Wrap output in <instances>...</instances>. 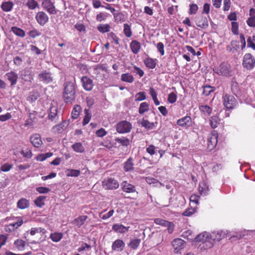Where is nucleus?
Segmentation results:
<instances>
[{
	"label": "nucleus",
	"instance_id": "8",
	"mask_svg": "<svg viewBox=\"0 0 255 255\" xmlns=\"http://www.w3.org/2000/svg\"><path fill=\"white\" fill-rule=\"evenodd\" d=\"M41 6L50 14H55L57 10L52 0H42Z\"/></svg>",
	"mask_w": 255,
	"mask_h": 255
},
{
	"label": "nucleus",
	"instance_id": "13",
	"mask_svg": "<svg viewBox=\"0 0 255 255\" xmlns=\"http://www.w3.org/2000/svg\"><path fill=\"white\" fill-rule=\"evenodd\" d=\"M4 78L10 83V87L12 88L17 84L18 76L14 71H10L5 74Z\"/></svg>",
	"mask_w": 255,
	"mask_h": 255
},
{
	"label": "nucleus",
	"instance_id": "44",
	"mask_svg": "<svg viewBox=\"0 0 255 255\" xmlns=\"http://www.w3.org/2000/svg\"><path fill=\"white\" fill-rule=\"evenodd\" d=\"M45 199L46 196H39L35 200L34 203L36 206L39 208H42L45 205L44 201Z\"/></svg>",
	"mask_w": 255,
	"mask_h": 255
},
{
	"label": "nucleus",
	"instance_id": "2",
	"mask_svg": "<svg viewBox=\"0 0 255 255\" xmlns=\"http://www.w3.org/2000/svg\"><path fill=\"white\" fill-rule=\"evenodd\" d=\"M196 241L198 242H202V248L204 249H208L212 248L215 244V242L212 240L210 237V233L207 232H204L198 235L196 238Z\"/></svg>",
	"mask_w": 255,
	"mask_h": 255
},
{
	"label": "nucleus",
	"instance_id": "22",
	"mask_svg": "<svg viewBox=\"0 0 255 255\" xmlns=\"http://www.w3.org/2000/svg\"><path fill=\"white\" fill-rule=\"evenodd\" d=\"M67 126V122L65 121H63L59 124L56 125L53 127V131L55 133H62L66 128Z\"/></svg>",
	"mask_w": 255,
	"mask_h": 255
},
{
	"label": "nucleus",
	"instance_id": "39",
	"mask_svg": "<svg viewBox=\"0 0 255 255\" xmlns=\"http://www.w3.org/2000/svg\"><path fill=\"white\" fill-rule=\"evenodd\" d=\"M121 80L127 83H132L134 81L133 76L129 73H125L121 75Z\"/></svg>",
	"mask_w": 255,
	"mask_h": 255
},
{
	"label": "nucleus",
	"instance_id": "10",
	"mask_svg": "<svg viewBox=\"0 0 255 255\" xmlns=\"http://www.w3.org/2000/svg\"><path fill=\"white\" fill-rule=\"evenodd\" d=\"M103 185L106 189L115 190L119 188V183L113 178H108L103 181Z\"/></svg>",
	"mask_w": 255,
	"mask_h": 255
},
{
	"label": "nucleus",
	"instance_id": "38",
	"mask_svg": "<svg viewBox=\"0 0 255 255\" xmlns=\"http://www.w3.org/2000/svg\"><path fill=\"white\" fill-rule=\"evenodd\" d=\"M141 125L147 129H152L155 127V123H150L148 120L143 119L141 122Z\"/></svg>",
	"mask_w": 255,
	"mask_h": 255
},
{
	"label": "nucleus",
	"instance_id": "34",
	"mask_svg": "<svg viewBox=\"0 0 255 255\" xmlns=\"http://www.w3.org/2000/svg\"><path fill=\"white\" fill-rule=\"evenodd\" d=\"M111 26L110 25V24H109L108 23L100 24L97 26L98 30L102 33H104L109 32L111 30Z\"/></svg>",
	"mask_w": 255,
	"mask_h": 255
},
{
	"label": "nucleus",
	"instance_id": "46",
	"mask_svg": "<svg viewBox=\"0 0 255 255\" xmlns=\"http://www.w3.org/2000/svg\"><path fill=\"white\" fill-rule=\"evenodd\" d=\"M39 97V93L36 91H32L29 93L27 100L30 102H35Z\"/></svg>",
	"mask_w": 255,
	"mask_h": 255
},
{
	"label": "nucleus",
	"instance_id": "20",
	"mask_svg": "<svg viewBox=\"0 0 255 255\" xmlns=\"http://www.w3.org/2000/svg\"><path fill=\"white\" fill-rule=\"evenodd\" d=\"M129 227H126L122 224H115L112 226V230L117 233L125 234L129 230Z\"/></svg>",
	"mask_w": 255,
	"mask_h": 255
},
{
	"label": "nucleus",
	"instance_id": "36",
	"mask_svg": "<svg viewBox=\"0 0 255 255\" xmlns=\"http://www.w3.org/2000/svg\"><path fill=\"white\" fill-rule=\"evenodd\" d=\"M155 60L156 59L148 57L144 59V63L148 68L153 69L155 67L156 64Z\"/></svg>",
	"mask_w": 255,
	"mask_h": 255
},
{
	"label": "nucleus",
	"instance_id": "32",
	"mask_svg": "<svg viewBox=\"0 0 255 255\" xmlns=\"http://www.w3.org/2000/svg\"><path fill=\"white\" fill-rule=\"evenodd\" d=\"M29 206V202L25 198H21L17 203V206L20 209H24L28 208Z\"/></svg>",
	"mask_w": 255,
	"mask_h": 255
},
{
	"label": "nucleus",
	"instance_id": "48",
	"mask_svg": "<svg viewBox=\"0 0 255 255\" xmlns=\"http://www.w3.org/2000/svg\"><path fill=\"white\" fill-rule=\"evenodd\" d=\"M14 245L18 250L22 251L25 248V242L22 240L18 239L14 241Z\"/></svg>",
	"mask_w": 255,
	"mask_h": 255
},
{
	"label": "nucleus",
	"instance_id": "43",
	"mask_svg": "<svg viewBox=\"0 0 255 255\" xmlns=\"http://www.w3.org/2000/svg\"><path fill=\"white\" fill-rule=\"evenodd\" d=\"M81 111V107L79 105H75L72 111L71 117L73 119H76L79 116Z\"/></svg>",
	"mask_w": 255,
	"mask_h": 255
},
{
	"label": "nucleus",
	"instance_id": "14",
	"mask_svg": "<svg viewBox=\"0 0 255 255\" xmlns=\"http://www.w3.org/2000/svg\"><path fill=\"white\" fill-rule=\"evenodd\" d=\"M35 19L41 26H44L49 21V17L44 11H38L35 14Z\"/></svg>",
	"mask_w": 255,
	"mask_h": 255
},
{
	"label": "nucleus",
	"instance_id": "47",
	"mask_svg": "<svg viewBox=\"0 0 255 255\" xmlns=\"http://www.w3.org/2000/svg\"><path fill=\"white\" fill-rule=\"evenodd\" d=\"M123 32L125 36L128 38L131 37L132 35V30L130 26L128 23L124 24Z\"/></svg>",
	"mask_w": 255,
	"mask_h": 255
},
{
	"label": "nucleus",
	"instance_id": "25",
	"mask_svg": "<svg viewBox=\"0 0 255 255\" xmlns=\"http://www.w3.org/2000/svg\"><path fill=\"white\" fill-rule=\"evenodd\" d=\"M199 109L202 115L205 117H209L212 112V108L207 105H200Z\"/></svg>",
	"mask_w": 255,
	"mask_h": 255
},
{
	"label": "nucleus",
	"instance_id": "18",
	"mask_svg": "<svg viewBox=\"0 0 255 255\" xmlns=\"http://www.w3.org/2000/svg\"><path fill=\"white\" fill-rule=\"evenodd\" d=\"M30 142L35 147H39L42 144L41 137L39 134L32 135L30 138Z\"/></svg>",
	"mask_w": 255,
	"mask_h": 255
},
{
	"label": "nucleus",
	"instance_id": "62",
	"mask_svg": "<svg viewBox=\"0 0 255 255\" xmlns=\"http://www.w3.org/2000/svg\"><path fill=\"white\" fill-rule=\"evenodd\" d=\"M196 211L195 208H189L187 209L183 213V215L184 216L190 217L194 214Z\"/></svg>",
	"mask_w": 255,
	"mask_h": 255
},
{
	"label": "nucleus",
	"instance_id": "54",
	"mask_svg": "<svg viewBox=\"0 0 255 255\" xmlns=\"http://www.w3.org/2000/svg\"><path fill=\"white\" fill-rule=\"evenodd\" d=\"M80 174V171L77 169H68L66 171V175L69 177H77Z\"/></svg>",
	"mask_w": 255,
	"mask_h": 255
},
{
	"label": "nucleus",
	"instance_id": "58",
	"mask_svg": "<svg viewBox=\"0 0 255 255\" xmlns=\"http://www.w3.org/2000/svg\"><path fill=\"white\" fill-rule=\"evenodd\" d=\"M109 38H111L113 41L112 42L114 43L116 45L119 44V38L113 32H111L108 34Z\"/></svg>",
	"mask_w": 255,
	"mask_h": 255
},
{
	"label": "nucleus",
	"instance_id": "56",
	"mask_svg": "<svg viewBox=\"0 0 255 255\" xmlns=\"http://www.w3.org/2000/svg\"><path fill=\"white\" fill-rule=\"evenodd\" d=\"M140 243V240L136 239L131 240L128 246L131 249L135 250V249H137V248L139 246Z\"/></svg>",
	"mask_w": 255,
	"mask_h": 255
},
{
	"label": "nucleus",
	"instance_id": "15",
	"mask_svg": "<svg viewBox=\"0 0 255 255\" xmlns=\"http://www.w3.org/2000/svg\"><path fill=\"white\" fill-rule=\"evenodd\" d=\"M227 231H218L212 232L210 234V237L211 238V241L215 243L216 242H219L222 239L226 238L227 235Z\"/></svg>",
	"mask_w": 255,
	"mask_h": 255
},
{
	"label": "nucleus",
	"instance_id": "1",
	"mask_svg": "<svg viewBox=\"0 0 255 255\" xmlns=\"http://www.w3.org/2000/svg\"><path fill=\"white\" fill-rule=\"evenodd\" d=\"M63 98L66 103H72L76 99V92L74 83L67 81L64 85Z\"/></svg>",
	"mask_w": 255,
	"mask_h": 255
},
{
	"label": "nucleus",
	"instance_id": "53",
	"mask_svg": "<svg viewBox=\"0 0 255 255\" xmlns=\"http://www.w3.org/2000/svg\"><path fill=\"white\" fill-rule=\"evenodd\" d=\"M91 249V246L85 242H81L80 247L77 249L79 253H81L83 251H88Z\"/></svg>",
	"mask_w": 255,
	"mask_h": 255
},
{
	"label": "nucleus",
	"instance_id": "24",
	"mask_svg": "<svg viewBox=\"0 0 255 255\" xmlns=\"http://www.w3.org/2000/svg\"><path fill=\"white\" fill-rule=\"evenodd\" d=\"M250 17L247 20V23L250 27H255V8L250 9Z\"/></svg>",
	"mask_w": 255,
	"mask_h": 255
},
{
	"label": "nucleus",
	"instance_id": "57",
	"mask_svg": "<svg viewBox=\"0 0 255 255\" xmlns=\"http://www.w3.org/2000/svg\"><path fill=\"white\" fill-rule=\"evenodd\" d=\"M108 16V14L106 12H100L96 15V19L98 22L105 20Z\"/></svg>",
	"mask_w": 255,
	"mask_h": 255
},
{
	"label": "nucleus",
	"instance_id": "37",
	"mask_svg": "<svg viewBox=\"0 0 255 255\" xmlns=\"http://www.w3.org/2000/svg\"><path fill=\"white\" fill-rule=\"evenodd\" d=\"M11 31H12L15 35L20 37H23L25 35V31L17 27L13 26L11 28Z\"/></svg>",
	"mask_w": 255,
	"mask_h": 255
},
{
	"label": "nucleus",
	"instance_id": "31",
	"mask_svg": "<svg viewBox=\"0 0 255 255\" xmlns=\"http://www.w3.org/2000/svg\"><path fill=\"white\" fill-rule=\"evenodd\" d=\"M63 234L61 232H55L50 234L49 238L55 243L59 242L63 238Z\"/></svg>",
	"mask_w": 255,
	"mask_h": 255
},
{
	"label": "nucleus",
	"instance_id": "35",
	"mask_svg": "<svg viewBox=\"0 0 255 255\" xmlns=\"http://www.w3.org/2000/svg\"><path fill=\"white\" fill-rule=\"evenodd\" d=\"M209 191V187L205 183L199 184V191L201 195L206 196Z\"/></svg>",
	"mask_w": 255,
	"mask_h": 255
},
{
	"label": "nucleus",
	"instance_id": "6",
	"mask_svg": "<svg viewBox=\"0 0 255 255\" xmlns=\"http://www.w3.org/2000/svg\"><path fill=\"white\" fill-rule=\"evenodd\" d=\"M48 118L51 121L55 123L58 121V108L57 104H51L50 107L48 111Z\"/></svg>",
	"mask_w": 255,
	"mask_h": 255
},
{
	"label": "nucleus",
	"instance_id": "19",
	"mask_svg": "<svg viewBox=\"0 0 255 255\" xmlns=\"http://www.w3.org/2000/svg\"><path fill=\"white\" fill-rule=\"evenodd\" d=\"M22 79L26 82H31L33 80L32 71L30 69H24L21 74Z\"/></svg>",
	"mask_w": 255,
	"mask_h": 255
},
{
	"label": "nucleus",
	"instance_id": "64",
	"mask_svg": "<svg viewBox=\"0 0 255 255\" xmlns=\"http://www.w3.org/2000/svg\"><path fill=\"white\" fill-rule=\"evenodd\" d=\"M189 7V13L190 14H196L198 9V6L196 4L193 3L190 4Z\"/></svg>",
	"mask_w": 255,
	"mask_h": 255
},
{
	"label": "nucleus",
	"instance_id": "30",
	"mask_svg": "<svg viewBox=\"0 0 255 255\" xmlns=\"http://www.w3.org/2000/svg\"><path fill=\"white\" fill-rule=\"evenodd\" d=\"M220 122V119L218 115L212 116L210 118V125L212 128H216Z\"/></svg>",
	"mask_w": 255,
	"mask_h": 255
},
{
	"label": "nucleus",
	"instance_id": "12",
	"mask_svg": "<svg viewBox=\"0 0 255 255\" xmlns=\"http://www.w3.org/2000/svg\"><path fill=\"white\" fill-rule=\"evenodd\" d=\"M176 124L184 129H187L192 127V121L190 116H186L178 120L176 122Z\"/></svg>",
	"mask_w": 255,
	"mask_h": 255
},
{
	"label": "nucleus",
	"instance_id": "50",
	"mask_svg": "<svg viewBox=\"0 0 255 255\" xmlns=\"http://www.w3.org/2000/svg\"><path fill=\"white\" fill-rule=\"evenodd\" d=\"M52 155L53 153L50 152H47L46 153L40 154L36 156V159L37 161H43L46 160L47 158L52 156Z\"/></svg>",
	"mask_w": 255,
	"mask_h": 255
},
{
	"label": "nucleus",
	"instance_id": "40",
	"mask_svg": "<svg viewBox=\"0 0 255 255\" xmlns=\"http://www.w3.org/2000/svg\"><path fill=\"white\" fill-rule=\"evenodd\" d=\"M25 5L30 10L39 7V4L35 0H27Z\"/></svg>",
	"mask_w": 255,
	"mask_h": 255
},
{
	"label": "nucleus",
	"instance_id": "11",
	"mask_svg": "<svg viewBox=\"0 0 255 255\" xmlns=\"http://www.w3.org/2000/svg\"><path fill=\"white\" fill-rule=\"evenodd\" d=\"M218 136V132L216 130H213L209 135L207 140V146L210 150L213 149L217 145Z\"/></svg>",
	"mask_w": 255,
	"mask_h": 255
},
{
	"label": "nucleus",
	"instance_id": "33",
	"mask_svg": "<svg viewBox=\"0 0 255 255\" xmlns=\"http://www.w3.org/2000/svg\"><path fill=\"white\" fill-rule=\"evenodd\" d=\"M13 6V3L10 1L2 2L1 5L2 10L5 12L11 10Z\"/></svg>",
	"mask_w": 255,
	"mask_h": 255
},
{
	"label": "nucleus",
	"instance_id": "21",
	"mask_svg": "<svg viewBox=\"0 0 255 255\" xmlns=\"http://www.w3.org/2000/svg\"><path fill=\"white\" fill-rule=\"evenodd\" d=\"M125 246V244L123 240L118 239L114 241L112 244V250L117 252L122 251Z\"/></svg>",
	"mask_w": 255,
	"mask_h": 255
},
{
	"label": "nucleus",
	"instance_id": "4",
	"mask_svg": "<svg viewBox=\"0 0 255 255\" xmlns=\"http://www.w3.org/2000/svg\"><path fill=\"white\" fill-rule=\"evenodd\" d=\"M116 130L119 133H126L130 131L132 128L131 123L127 121L119 122L116 126Z\"/></svg>",
	"mask_w": 255,
	"mask_h": 255
},
{
	"label": "nucleus",
	"instance_id": "28",
	"mask_svg": "<svg viewBox=\"0 0 255 255\" xmlns=\"http://www.w3.org/2000/svg\"><path fill=\"white\" fill-rule=\"evenodd\" d=\"M88 217L86 215H82L75 219L72 221V224L78 228H80L87 219Z\"/></svg>",
	"mask_w": 255,
	"mask_h": 255
},
{
	"label": "nucleus",
	"instance_id": "61",
	"mask_svg": "<svg viewBox=\"0 0 255 255\" xmlns=\"http://www.w3.org/2000/svg\"><path fill=\"white\" fill-rule=\"evenodd\" d=\"M20 153L22 156L27 158H30L32 157V153L31 150L27 148L25 150H22Z\"/></svg>",
	"mask_w": 255,
	"mask_h": 255
},
{
	"label": "nucleus",
	"instance_id": "45",
	"mask_svg": "<svg viewBox=\"0 0 255 255\" xmlns=\"http://www.w3.org/2000/svg\"><path fill=\"white\" fill-rule=\"evenodd\" d=\"M106 9L109 10L113 14V16L114 18H115L116 20H118L119 19V17L121 16V13L119 12H116V9L115 8L111 6L110 4L107 3L106 6H104V7Z\"/></svg>",
	"mask_w": 255,
	"mask_h": 255
},
{
	"label": "nucleus",
	"instance_id": "23",
	"mask_svg": "<svg viewBox=\"0 0 255 255\" xmlns=\"http://www.w3.org/2000/svg\"><path fill=\"white\" fill-rule=\"evenodd\" d=\"M196 25L202 28L205 29L209 26L207 18L204 16H199L196 19Z\"/></svg>",
	"mask_w": 255,
	"mask_h": 255
},
{
	"label": "nucleus",
	"instance_id": "51",
	"mask_svg": "<svg viewBox=\"0 0 255 255\" xmlns=\"http://www.w3.org/2000/svg\"><path fill=\"white\" fill-rule=\"evenodd\" d=\"M84 113L85 114V116L83 121V126H85L87 124H88L89 123V122L91 119V113L89 109H85L84 110Z\"/></svg>",
	"mask_w": 255,
	"mask_h": 255
},
{
	"label": "nucleus",
	"instance_id": "26",
	"mask_svg": "<svg viewBox=\"0 0 255 255\" xmlns=\"http://www.w3.org/2000/svg\"><path fill=\"white\" fill-rule=\"evenodd\" d=\"M134 169L133 159L132 157H129L124 163V170L125 172H128Z\"/></svg>",
	"mask_w": 255,
	"mask_h": 255
},
{
	"label": "nucleus",
	"instance_id": "49",
	"mask_svg": "<svg viewBox=\"0 0 255 255\" xmlns=\"http://www.w3.org/2000/svg\"><path fill=\"white\" fill-rule=\"evenodd\" d=\"M115 141L120 143L121 145L125 146H128L130 143L129 139L125 137L122 138L117 137L115 139Z\"/></svg>",
	"mask_w": 255,
	"mask_h": 255
},
{
	"label": "nucleus",
	"instance_id": "27",
	"mask_svg": "<svg viewBox=\"0 0 255 255\" xmlns=\"http://www.w3.org/2000/svg\"><path fill=\"white\" fill-rule=\"evenodd\" d=\"M122 186V189L124 192L127 193H133L136 191L135 186L131 184L128 183L127 181L123 182Z\"/></svg>",
	"mask_w": 255,
	"mask_h": 255
},
{
	"label": "nucleus",
	"instance_id": "41",
	"mask_svg": "<svg viewBox=\"0 0 255 255\" xmlns=\"http://www.w3.org/2000/svg\"><path fill=\"white\" fill-rule=\"evenodd\" d=\"M72 148L74 151L78 153H83L85 151V148L81 142H76L72 145Z\"/></svg>",
	"mask_w": 255,
	"mask_h": 255
},
{
	"label": "nucleus",
	"instance_id": "3",
	"mask_svg": "<svg viewBox=\"0 0 255 255\" xmlns=\"http://www.w3.org/2000/svg\"><path fill=\"white\" fill-rule=\"evenodd\" d=\"M213 71L217 74L223 76H230L232 75L230 65L227 63H221L218 67L214 68Z\"/></svg>",
	"mask_w": 255,
	"mask_h": 255
},
{
	"label": "nucleus",
	"instance_id": "7",
	"mask_svg": "<svg viewBox=\"0 0 255 255\" xmlns=\"http://www.w3.org/2000/svg\"><path fill=\"white\" fill-rule=\"evenodd\" d=\"M39 81L47 84L53 82L54 79L51 72L46 70H42L38 75Z\"/></svg>",
	"mask_w": 255,
	"mask_h": 255
},
{
	"label": "nucleus",
	"instance_id": "29",
	"mask_svg": "<svg viewBox=\"0 0 255 255\" xmlns=\"http://www.w3.org/2000/svg\"><path fill=\"white\" fill-rule=\"evenodd\" d=\"M130 48L133 53L137 54L141 48L140 43L136 40H132L129 45Z\"/></svg>",
	"mask_w": 255,
	"mask_h": 255
},
{
	"label": "nucleus",
	"instance_id": "60",
	"mask_svg": "<svg viewBox=\"0 0 255 255\" xmlns=\"http://www.w3.org/2000/svg\"><path fill=\"white\" fill-rule=\"evenodd\" d=\"M167 100L169 103H174L177 100V94L174 92L170 93L168 96Z\"/></svg>",
	"mask_w": 255,
	"mask_h": 255
},
{
	"label": "nucleus",
	"instance_id": "55",
	"mask_svg": "<svg viewBox=\"0 0 255 255\" xmlns=\"http://www.w3.org/2000/svg\"><path fill=\"white\" fill-rule=\"evenodd\" d=\"M27 112L28 114V118L31 121L36 123L37 121V119L36 118L38 114L37 112L35 111H32L31 112L30 110H28L27 111Z\"/></svg>",
	"mask_w": 255,
	"mask_h": 255
},
{
	"label": "nucleus",
	"instance_id": "5",
	"mask_svg": "<svg viewBox=\"0 0 255 255\" xmlns=\"http://www.w3.org/2000/svg\"><path fill=\"white\" fill-rule=\"evenodd\" d=\"M243 66L248 70L253 69L255 66V59L250 53L245 54L243 60Z\"/></svg>",
	"mask_w": 255,
	"mask_h": 255
},
{
	"label": "nucleus",
	"instance_id": "17",
	"mask_svg": "<svg viewBox=\"0 0 255 255\" xmlns=\"http://www.w3.org/2000/svg\"><path fill=\"white\" fill-rule=\"evenodd\" d=\"M82 85L83 88L88 91H91L93 87V82L92 80L87 77V76H83L81 79Z\"/></svg>",
	"mask_w": 255,
	"mask_h": 255
},
{
	"label": "nucleus",
	"instance_id": "63",
	"mask_svg": "<svg viewBox=\"0 0 255 255\" xmlns=\"http://www.w3.org/2000/svg\"><path fill=\"white\" fill-rule=\"evenodd\" d=\"M136 101H141L146 99V95L144 92L137 93L135 96Z\"/></svg>",
	"mask_w": 255,
	"mask_h": 255
},
{
	"label": "nucleus",
	"instance_id": "16",
	"mask_svg": "<svg viewBox=\"0 0 255 255\" xmlns=\"http://www.w3.org/2000/svg\"><path fill=\"white\" fill-rule=\"evenodd\" d=\"M172 246L175 253H178L179 251L185 247V242L181 239H175L172 242Z\"/></svg>",
	"mask_w": 255,
	"mask_h": 255
},
{
	"label": "nucleus",
	"instance_id": "9",
	"mask_svg": "<svg viewBox=\"0 0 255 255\" xmlns=\"http://www.w3.org/2000/svg\"><path fill=\"white\" fill-rule=\"evenodd\" d=\"M223 98L224 105L228 109H233L237 104L236 98L232 95L226 94Z\"/></svg>",
	"mask_w": 255,
	"mask_h": 255
},
{
	"label": "nucleus",
	"instance_id": "59",
	"mask_svg": "<svg viewBox=\"0 0 255 255\" xmlns=\"http://www.w3.org/2000/svg\"><path fill=\"white\" fill-rule=\"evenodd\" d=\"M154 223L157 225H160L163 227L169 225V222L160 218H155L154 219Z\"/></svg>",
	"mask_w": 255,
	"mask_h": 255
},
{
	"label": "nucleus",
	"instance_id": "42",
	"mask_svg": "<svg viewBox=\"0 0 255 255\" xmlns=\"http://www.w3.org/2000/svg\"><path fill=\"white\" fill-rule=\"evenodd\" d=\"M149 105L147 103H141L139 105V107L138 109V113L140 115H143L144 113L148 111L149 109Z\"/></svg>",
	"mask_w": 255,
	"mask_h": 255
},
{
	"label": "nucleus",
	"instance_id": "52",
	"mask_svg": "<svg viewBox=\"0 0 255 255\" xmlns=\"http://www.w3.org/2000/svg\"><path fill=\"white\" fill-rule=\"evenodd\" d=\"M203 94L205 96H208L210 94L215 90V88L210 85H206L203 87Z\"/></svg>",
	"mask_w": 255,
	"mask_h": 255
}]
</instances>
